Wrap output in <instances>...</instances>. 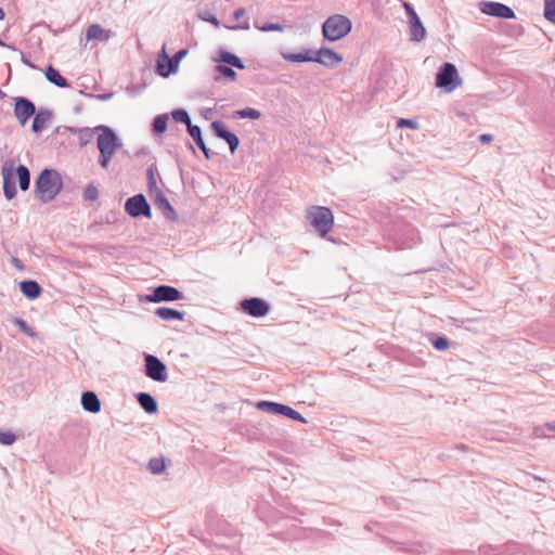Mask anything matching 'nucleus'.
Returning a JSON list of instances; mask_svg holds the SVG:
<instances>
[{"label": "nucleus", "mask_w": 555, "mask_h": 555, "mask_svg": "<svg viewBox=\"0 0 555 555\" xmlns=\"http://www.w3.org/2000/svg\"><path fill=\"white\" fill-rule=\"evenodd\" d=\"M62 188V178L60 173L53 169L42 170L35 183L36 196L42 203L54 199Z\"/></svg>", "instance_id": "nucleus-1"}, {"label": "nucleus", "mask_w": 555, "mask_h": 555, "mask_svg": "<svg viewBox=\"0 0 555 555\" xmlns=\"http://www.w3.org/2000/svg\"><path fill=\"white\" fill-rule=\"evenodd\" d=\"M352 29V22L343 14L330 16L322 25L324 40L335 42L346 37Z\"/></svg>", "instance_id": "nucleus-2"}, {"label": "nucleus", "mask_w": 555, "mask_h": 555, "mask_svg": "<svg viewBox=\"0 0 555 555\" xmlns=\"http://www.w3.org/2000/svg\"><path fill=\"white\" fill-rule=\"evenodd\" d=\"M333 227L334 214L332 209L325 206H314V233L333 244H340L341 241L331 234Z\"/></svg>", "instance_id": "nucleus-3"}, {"label": "nucleus", "mask_w": 555, "mask_h": 555, "mask_svg": "<svg viewBox=\"0 0 555 555\" xmlns=\"http://www.w3.org/2000/svg\"><path fill=\"white\" fill-rule=\"evenodd\" d=\"M101 133L96 139V145L100 151L99 163L103 168H107L118 144L116 134L105 126L100 127Z\"/></svg>", "instance_id": "nucleus-4"}, {"label": "nucleus", "mask_w": 555, "mask_h": 555, "mask_svg": "<svg viewBox=\"0 0 555 555\" xmlns=\"http://www.w3.org/2000/svg\"><path fill=\"white\" fill-rule=\"evenodd\" d=\"M462 83L457 69L452 63H444L436 76V86L446 92H452Z\"/></svg>", "instance_id": "nucleus-5"}, {"label": "nucleus", "mask_w": 555, "mask_h": 555, "mask_svg": "<svg viewBox=\"0 0 555 555\" xmlns=\"http://www.w3.org/2000/svg\"><path fill=\"white\" fill-rule=\"evenodd\" d=\"M3 179L4 196L10 201L16 196L15 180L17 179V167L13 160H7L1 168Z\"/></svg>", "instance_id": "nucleus-6"}, {"label": "nucleus", "mask_w": 555, "mask_h": 555, "mask_svg": "<svg viewBox=\"0 0 555 555\" xmlns=\"http://www.w3.org/2000/svg\"><path fill=\"white\" fill-rule=\"evenodd\" d=\"M480 11L486 14L493 17H499L502 20H513L515 18V12L514 10L501 2H494V1H481L479 3Z\"/></svg>", "instance_id": "nucleus-7"}, {"label": "nucleus", "mask_w": 555, "mask_h": 555, "mask_svg": "<svg viewBox=\"0 0 555 555\" xmlns=\"http://www.w3.org/2000/svg\"><path fill=\"white\" fill-rule=\"evenodd\" d=\"M256 408L260 411L268 412L271 414H280L292 420L302 421L300 414L288 405L272 402V401H259Z\"/></svg>", "instance_id": "nucleus-8"}, {"label": "nucleus", "mask_w": 555, "mask_h": 555, "mask_svg": "<svg viewBox=\"0 0 555 555\" xmlns=\"http://www.w3.org/2000/svg\"><path fill=\"white\" fill-rule=\"evenodd\" d=\"M240 306L245 313L254 318L264 317L270 311V306L263 299L256 297L242 300Z\"/></svg>", "instance_id": "nucleus-9"}, {"label": "nucleus", "mask_w": 555, "mask_h": 555, "mask_svg": "<svg viewBox=\"0 0 555 555\" xmlns=\"http://www.w3.org/2000/svg\"><path fill=\"white\" fill-rule=\"evenodd\" d=\"M125 210L131 217H138L140 215L151 217L150 205L147 204L145 197L141 194L128 198L125 204Z\"/></svg>", "instance_id": "nucleus-10"}, {"label": "nucleus", "mask_w": 555, "mask_h": 555, "mask_svg": "<svg viewBox=\"0 0 555 555\" xmlns=\"http://www.w3.org/2000/svg\"><path fill=\"white\" fill-rule=\"evenodd\" d=\"M145 367L146 375L156 380V382H165L167 379L166 366L165 364L152 354H147L145 357Z\"/></svg>", "instance_id": "nucleus-11"}, {"label": "nucleus", "mask_w": 555, "mask_h": 555, "mask_svg": "<svg viewBox=\"0 0 555 555\" xmlns=\"http://www.w3.org/2000/svg\"><path fill=\"white\" fill-rule=\"evenodd\" d=\"M343 60L344 59L340 54L327 47H321L314 51V63H319L327 67L336 66L340 64Z\"/></svg>", "instance_id": "nucleus-12"}, {"label": "nucleus", "mask_w": 555, "mask_h": 555, "mask_svg": "<svg viewBox=\"0 0 555 555\" xmlns=\"http://www.w3.org/2000/svg\"><path fill=\"white\" fill-rule=\"evenodd\" d=\"M35 112V105L29 100L24 98L16 99L14 114L22 126L26 125Z\"/></svg>", "instance_id": "nucleus-13"}, {"label": "nucleus", "mask_w": 555, "mask_h": 555, "mask_svg": "<svg viewBox=\"0 0 555 555\" xmlns=\"http://www.w3.org/2000/svg\"><path fill=\"white\" fill-rule=\"evenodd\" d=\"M182 298V294L175 287L168 285H162L155 288L152 296L149 297L150 301H175Z\"/></svg>", "instance_id": "nucleus-14"}, {"label": "nucleus", "mask_w": 555, "mask_h": 555, "mask_svg": "<svg viewBox=\"0 0 555 555\" xmlns=\"http://www.w3.org/2000/svg\"><path fill=\"white\" fill-rule=\"evenodd\" d=\"M212 130L215 134L223 140H225L230 146V151L234 153L240 144L238 138L228 130L224 124L221 121H214Z\"/></svg>", "instance_id": "nucleus-15"}, {"label": "nucleus", "mask_w": 555, "mask_h": 555, "mask_svg": "<svg viewBox=\"0 0 555 555\" xmlns=\"http://www.w3.org/2000/svg\"><path fill=\"white\" fill-rule=\"evenodd\" d=\"M113 36L109 29L103 28L100 24H92L88 27L86 33L87 41L99 40L107 41Z\"/></svg>", "instance_id": "nucleus-16"}, {"label": "nucleus", "mask_w": 555, "mask_h": 555, "mask_svg": "<svg viewBox=\"0 0 555 555\" xmlns=\"http://www.w3.org/2000/svg\"><path fill=\"white\" fill-rule=\"evenodd\" d=\"M83 409L91 413H98L101 410V402L98 396L92 391H87L81 396Z\"/></svg>", "instance_id": "nucleus-17"}, {"label": "nucleus", "mask_w": 555, "mask_h": 555, "mask_svg": "<svg viewBox=\"0 0 555 555\" xmlns=\"http://www.w3.org/2000/svg\"><path fill=\"white\" fill-rule=\"evenodd\" d=\"M410 23V39L420 42L426 38V29L420 17L414 18Z\"/></svg>", "instance_id": "nucleus-18"}, {"label": "nucleus", "mask_w": 555, "mask_h": 555, "mask_svg": "<svg viewBox=\"0 0 555 555\" xmlns=\"http://www.w3.org/2000/svg\"><path fill=\"white\" fill-rule=\"evenodd\" d=\"M20 288L23 295L29 299H35L41 294V287L35 281H23L20 283Z\"/></svg>", "instance_id": "nucleus-19"}, {"label": "nucleus", "mask_w": 555, "mask_h": 555, "mask_svg": "<svg viewBox=\"0 0 555 555\" xmlns=\"http://www.w3.org/2000/svg\"><path fill=\"white\" fill-rule=\"evenodd\" d=\"M44 75L51 83H54L57 87L65 88L68 86L67 80L52 65L47 67Z\"/></svg>", "instance_id": "nucleus-20"}, {"label": "nucleus", "mask_w": 555, "mask_h": 555, "mask_svg": "<svg viewBox=\"0 0 555 555\" xmlns=\"http://www.w3.org/2000/svg\"><path fill=\"white\" fill-rule=\"evenodd\" d=\"M138 401L147 413L157 411V403L151 395L142 392L138 396Z\"/></svg>", "instance_id": "nucleus-21"}, {"label": "nucleus", "mask_w": 555, "mask_h": 555, "mask_svg": "<svg viewBox=\"0 0 555 555\" xmlns=\"http://www.w3.org/2000/svg\"><path fill=\"white\" fill-rule=\"evenodd\" d=\"M428 339L433 347L438 351H444L450 347V340L446 336H439L435 333H429Z\"/></svg>", "instance_id": "nucleus-22"}, {"label": "nucleus", "mask_w": 555, "mask_h": 555, "mask_svg": "<svg viewBox=\"0 0 555 555\" xmlns=\"http://www.w3.org/2000/svg\"><path fill=\"white\" fill-rule=\"evenodd\" d=\"M17 181L22 191H27L30 183V173L27 167L21 165L17 167Z\"/></svg>", "instance_id": "nucleus-23"}, {"label": "nucleus", "mask_w": 555, "mask_h": 555, "mask_svg": "<svg viewBox=\"0 0 555 555\" xmlns=\"http://www.w3.org/2000/svg\"><path fill=\"white\" fill-rule=\"evenodd\" d=\"M189 134L194 139L198 147L204 152L206 157H209L208 150L203 141L201 129L197 126L189 125L188 128Z\"/></svg>", "instance_id": "nucleus-24"}, {"label": "nucleus", "mask_w": 555, "mask_h": 555, "mask_svg": "<svg viewBox=\"0 0 555 555\" xmlns=\"http://www.w3.org/2000/svg\"><path fill=\"white\" fill-rule=\"evenodd\" d=\"M156 314L163 320H182L184 317L183 312L166 307L158 308Z\"/></svg>", "instance_id": "nucleus-25"}, {"label": "nucleus", "mask_w": 555, "mask_h": 555, "mask_svg": "<svg viewBox=\"0 0 555 555\" xmlns=\"http://www.w3.org/2000/svg\"><path fill=\"white\" fill-rule=\"evenodd\" d=\"M49 118H50V114L47 112L37 113L33 120V126H31L33 131L34 132L42 131L46 128Z\"/></svg>", "instance_id": "nucleus-26"}, {"label": "nucleus", "mask_w": 555, "mask_h": 555, "mask_svg": "<svg viewBox=\"0 0 555 555\" xmlns=\"http://www.w3.org/2000/svg\"><path fill=\"white\" fill-rule=\"evenodd\" d=\"M177 63H173L172 60H168L167 57L164 60V62L157 63V73L163 77H168L172 72L176 70Z\"/></svg>", "instance_id": "nucleus-27"}, {"label": "nucleus", "mask_w": 555, "mask_h": 555, "mask_svg": "<svg viewBox=\"0 0 555 555\" xmlns=\"http://www.w3.org/2000/svg\"><path fill=\"white\" fill-rule=\"evenodd\" d=\"M543 15L545 20L555 24V0H545L544 1V12Z\"/></svg>", "instance_id": "nucleus-28"}, {"label": "nucleus", "mask_w": 555, "mask_h": 555, "mask_svg": "<svg viewBox=\"0 0 555 555\" xmlns=\"http://www.w3.org/2000/svg\"><path fill=\"white\" fill-rule=\"evenodd\" d=\"M284 59L292 61V62H307V61H311L312 56L309 51H306L305 53L284 54Z\"/></svg>", "instance_id": "nucleus-29"}, {"label": "nucleus", "mask_w": 555, "mask_h": 555, "mask_svg": "<svg viewBox=\"0 0 555 555\" xmlns=\"http://www.w3.org/2000/svg\"><path fill=\"white\" fill-rule=\"evenodd\" d=\"M220 60L222 62H224V63H228V64L234 66V67H237V68H241V69L244 68V65H243L242 61L236 55H234V54L225 52V53H223L221 55Z\"/></svg>", "instance_id": "nucleus-30"}, {"label": "nucleus", "mask_w": 555, "mask_h": 555, "mask_svg": "<svg viewBox=\"0 0 555 555\" xmlns=\"http://www.w3.org/2000/svg\"><path fill=\"white\" fill-rule=\"evenodd\" d=\"M149 468L154 473V474H160L165 470L166 468V464H165V461L164 459H158V457H154L152 459L150 462H149Z\"/></svg>", "instance_id": "nucleus-31"}, {"label": "nucleus", "mask_w": 555, "mask_h": 555, "mask_svg": "<svg viewBox=\"0 0 555 555\" xmlns=\"http://www.w3.org/2000/svg\"><path fill=\"white\" fill-rule=\"evenodd\" d=\"M555 425L546 424L544 427H535L534 435L537 437H554Z\"/></svg>", "instance_id": "nucleus-32"}, {"label": "nucleus", "mask_w": 555, "mask_h": 555, "mask_svg": "<svg viewBox=\"0 0 555 555\" xmlns=\"http://www.w3.org/2000/svg\"><path fill=\"white\" fill-rule=\"evenodd\" d=\"M151 196L154 198L155 204L158 205L159 207L165 206V207L170 208V204H169L168 199L166 198V196L163 194V192L158 188H155V192Z\"/></svg>", "instance_id": "nucleus-33"}, {"label": "nucleus", "mask_w": 555, "mask_h": 555, "mask_svg": "<svg viewBox=\"0 0 555 555\" xmlns=\"http://www.w3.org/2000/svg\"><path fill=\"white\" fill-rule=\"evenodd\" d=\"M172 117L177 122L185 124L188 127L189 125H192L188 113L183 109L173 111Z\"/></svg>", "instance_id": "nucleus-34"}, {"label": "nucleus", "mask_w": 555, "mask_h": 555, "mask_svg": "<svg viewBox=\"0 0 555 555\" xmlns=\"http://www.w3.org/2000/svg\"><path fill=\"white\" fill-rule=\"evenodd\" d=\"M99 197L98 188L93 184H89L83 191V198L86 201H96Z\"/></svg>", "instance_id": "nucleus-35"}, {"label": "nucleus", "mask_w": 555, "mask_h": 555, "mask_svg": "<svg viewBox=\"0 0 555 555\" xmlns=\"http://www.w3.org/2000/svg\"><path fill=\"white\" fill-rule=\"evenodd\" d=\"M236 114L241 118H251V119H258L261 116L259 111H257L255 108H250V107L242 109V111H238Z\"/></svg>", "instance_id": "nucleus-36"}, {"label": "nucleus", "mask_w": 555, "mask_h": 555, "mask_svg": "<svg viewBox=\"0 0 555 555\" xmlns=\"http://www.w3.org/2000/svg\"><path fill=\"white\" fill-rule=\"evenodd\" d=\"M167 127V117L166 116H157L154 119L153 128L156 132H163Z\"/></svg>", "instance_id": "nucleus-37"}, {"label": "nucleus", "mask_w": 555, "mask_h": 555, "mask_svg": "<svg viewBox=\"0 0 555 555\" xmlns=\"http://www.w3.org/2000/svg\"><path fill=\"white\" fill-rule=\"evenodd\" d=\"M216 70L223 77L229 78L230 80H234L236 77V73L232 68L224 65L217 66Z\"/></svg>", "instance_id": "nucleus-38"}, {"label": "nucleus", "mask_w": 555, "mask_h": 555, "mask_svg": "<svg viewBox=\"0 0 555 555\" xmlns=\"http://www.w3.org/2000/svg\"><path fill=\"white\" fill-rule=\"evenodd\" d=\"M399 128L416 129L417 121L414 118H400L397 122Z\"/></svg>", "instance_id": "nucleus-39"}, {"label": "nucleus", "mask_w": 555, "mask_h": 555, "mask_svg": "<svg viewBox=\"0 0 555 555\" xmlns=\"http://www.w3.org/2000/svg\"><path fill=\"white\" fill-rule=\"evenodd\" d=\"M15 435L11 431H0V443L10 446L15 441Z\"/></svg>", "instance_id": "nucleus-40"}, {"label": "nucleus", "mask_w": 555, "mask_h": 555, "mask_svg": "<svg viewBox=\"0 0 555 555\" xmlns=\"http://www.w3.org/2000/svg\"><path fill=\"white\" fill-rule=\"evenodd\" d=\"M256 27L261 31H271V30L282 31L283 30V27L280 24H272V23H268L262 26H256Z\"/></svg>", "instance_id": "nucleus-41"}, {"label": "nucleus", "mask_w": 555, "mask_h": 555, "mask_svg": "<svg viewBox=\"0 0 555 555\" xmlns=\"http://www.w3.org/2000/svg\"><path fill=\"white\" fill-rule=\"evenodd\" d=\"M403 7L405 9V12H406V15L409 17V22L414 20V18H417L420 17L415 11V9L413 8V5L409 2H404L403 3Z\"/></svg>", "instance_id": "nucleus-42"}, {"label": "nucleus", "mask_w": 555, "mask_h": 555, "mask_svg": "<svg viewBox=\"0 0 555 555\" xmlns=\"http://www.w3.org/2000/svg\"><path fill=\"white\" fill-rule=\"evenodd\" d=\"M155 188H157V186H156V181H155L154 175H153V172H150V180H149L150 195L154 194Z\"/></svg>", "instance_id": "nucleus-43"}, {"label": "nucleus", "mask_w": 555, "mask_h": 555, "mask_svg": "<svg viewBox=\"0 0 555 555\" xmlns=\"http://www.w3.org/2000/svg\"><path fill=\"white\" fill-rule=\"evenodd\" d=\"M479 141L481 143H489L492 141V135L489 133H483V134L479 135Z\"/></svg>", "instance_id": "nucleus-44"}, {"label": "nucleus", "mask_w": 555, "mask_h": 555, "mask_svg": "<svg viewBox=\"0 0 555 555\" xmlns=\"http://www.w3.org/2000/svg\"><path fill=\"white\" fill-rule=\"evenodd\" d=\"M231 28L232 29H237V28L248 29L249 28V22H248V20H244V22L241 25H237V26H234V27H231Z\"/></svg>", "instance_id": "nucleus-45"}, {"label": "nucleus", "mask_w": 555, "mask_h": 555, "mask_svg": "<svg viewBox=\"0 0 555 555\" xmlns=\"http://www.w3.org/2000/svg\"><path fill=\"white\" fill-rule=\"evenodd\" d=\"M244 15H245V10H244L243 8H240V9H237V10L234 12V17H235L236 20L242 18Z\"/></svg>", "instance_id": "nucleus-46"}, {"label": "nucleus", "mask_w": 555, "mask_h": 555, "mask_svg": "<svg viewBox=\"0 0 555 555\" xmlns=\"http://www.w3.org/2000/svg\"><path fill=\"white\" fill-rule=\"evenodd\" d=\"M204 20L214 24L215 26H219V21L215 16L205 17Z\"/></svg>", "instance_id": "nucleus-47"}, {"label": "nucleus", "mask_w": 555, "mask_h": 555, "mask_svg": "<svg viewBox=\"0 0 555 555\" xmlns=\"http://www.w3.org/2000/svg\"><path fill=\"white\" fill-rule=\"evenodd\" d=\"M456 449L462 450V451H465V450H467V446H466V444L461 443V444H457V446H456Z\"/></svg>", "instance_id": "nucleus-48"}, {"label": "nucleus", "mask_w": 555, "mask_h": 555, "mask_svg": "<svg viewBox=\"0 0 555 555\" xmlns=\"http://www.w3.org/2000/svg\"><path fill=\"white\" fill-rule=\"evenodd\" d=\"M185 54V51H179L176 55V57H181Z\"/></svg>", "instance_id": "nucleus-49"}, {"label": "nucleus", "mask_w": 555, "mask_h": 555, "mask_svg": "<svg viewBox=\"0 0 555 555\" xmlns=\"http://www.w3.org/2000/svg\"><path fill=\"white\" fill-rule=\"evenodd\" d=\"M4 18V11L0 8V21Z\"/></svg>", "instance_id": "nucleus-50"}]
</instances>
